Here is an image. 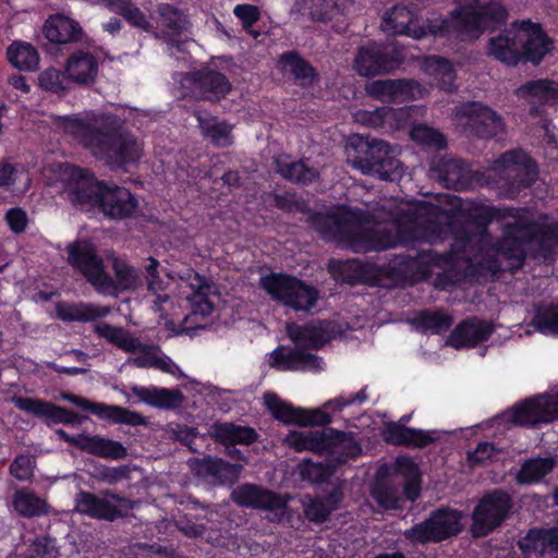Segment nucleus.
I'll return each instance as SVG.
<instances>
[{"instance_id": "obj_1", "label": "nucleus", "mask_w": 558, "mask_h": 558, "mask_svg": "<svg viewBox=\"0 0 558 558\" xmlns=\"http://www.w3.org/2000/svg\"><path fill=\"white\" fill-rule=\"evenodd\" d=\"M49 184H61V193L77 208L98 209L108 218L125 219L135 215L138 199L128 187L97 180L87 169L68 162H51L43 169Z\"/></svg>"}, {"instance_id": "obj_2", "label": "nucleus", "mask_w": 558, "mask_h": 558, "mask_svg": "<svg viewBox=\"0 0 558 558\" xmlns=\"http://www.w3.org/2000/svg\"><path fill=\"white\" fill-rule=\"evenodd\" d=\"M527 247L524 245L450 246L445 253L435 252L434 267L442 268L434 279L437 289H448L461 283H488L500 278L502 267L498 256L509 259L508 268L518 270L524 265Z\"/></svg>"}, {"instance_id": "obj_3", "label": "nucleus", "mask_w": 558, "mask_h": 558, "mask_svg": "<svg viewBox=\"0 0 558 558\" xmlns=\"http://www.w3.org/2000/svg\"><path fill=\"white\" fill-rule=\"evenodd\" d=\"M507 19V10L500 2H492L480 8H460L451 11L447 20L427 21V26L422 24L420 14L408 7H393L387 11L381 28L387 33H403L412 38H423L428 35H447L456 33L463 38L475 39L485 29L498 27Z\"/></svg>"}, {"instance_id": "obj_4", "label": "nucleus", "mask_w": 558, "mask_h": 558, "mask_svg": "<svg viewBox=\"0 0 558 558\" xmlns=\"http://www.w3.org/2000/svg\"><path fill=\"white\" fill-rule=\"evenodd\" d=\"M550 49L551 44L539 24L529 20L512 22L487 43L488 56L509 64H517L521 59L537 63Z\"/></svg>"}, {"instance_id": "obj_5", "label": "nucleus", "mask_w": 558, "mask_h": 558, "mask_svg": "<svg viewBox=\"0 0 558 558\" xmlns=\"http://www.w3.org/2000/svg\"><path fill=\"white\" fill-rule=\"evenodd\" d=\"M348 161L364 173L377 174L381 180H398L402 168L396 158V149L387 142L369 141L352 135L344 146Z\"/></svg>"}, {"instance_id": "obj_6", "label": "nucleus", "mask_w": 558, "mask_h": 558, "mask_svg": "<svg viewBox=\"0 0 558 558\" xmlns=\"http://www.w3.org/2000/svg\"><path fill=\"white\" fill-rule=\"evenodd\" d=\"M260 286L274 301L295 312H313L320 299L317 287L291 274L271 272L260 278Z\"/></svg>"}, {"instance_id": "obj_7", "label": "nucleus", "mask_w": 558, "mask_h": 558, "mask_svg": "<svg viewBox=\"0 0 558 558\" xmlns=\"http://www.w3.org/2000/svg\"><path fill=\"white\" fill-rule=\"evenodd\" d=\"M514 500L505 488L486 492L474 506L471 514V534L484 537L499 529L509 519Z\"/></svg>"}, {"instance_id": "obj_8", "label": "nucleus", "mask_w": 558, "mask_h": 558, "mask_svg": "<svg viewBox=\"0 0 558 558\" xmlns=\"http://www.w3.org/2000/svg\"><path fill=\"white\" fill-rule=\"evenodd\" d=\"M462 531V511L452 508H437L418 524L404 530L405 539L411 543H441Z\"/></svg>"}, {"instance_id": "obj_9", "label": "nucleus", "mask_w": 558, "mask_h": 558, "mask_svg": "<svg viewBox=\"0 0 558 558\" xmlns=\"http://www.w3.org/2000/svg\"><path fill=\"white\" fill-rule=\"evenodd\" d=\"M362 447L349 433L344 432L343 440L331 450H324L327 459L324 462H314L313 459H303L298 463V473L301 481L310 484H324L333 475L337 468L348 463L349 460L360 457Z\"/></svg>"}, {"instance_id": "obj_10", "label": "nucleus", "mask_w": 558, "mask_h": 558, "mask_svg": "<svg viewBox=\"0 0 558 558\" xmlns=\"http://www.w3.org/2000/svg\"><path fill=\"white\" fill-rule=\"evenodd\" d=\"M436 250H422L416 256H401L397 263H388V289L407 287L428 280L434 271Z\"/></svg>"}, {"instance_id": "obj_11", "label": "nucleus", "mask_w": 558, "mask_h": 558, "mask_svg": "<svg viewBox=\"0 0 558 558\" xmlns=\"http://www.w3.org/2000/svg\"><path fill=\"white\" fill-rule=\"evenodd\" d=\"M181 97H201L207 100H220L231 89V83L223 73L205 66L196 73L178 75Z\"/></svg>"}, {"instance_id": "obj_12", "label": "nucleus", "mask_w": 558, "mask_h": 558, "mask_svg": "<svg viewBox=\"0 0 558 558\" xmlns=\"http://www.w3.org/2000/svg\"><path fill=\"white\" fill-rule=\"evenodd\" d=\"M144 144L133 134H109L101 131L97 149L98 159L111 167H128L138 162L144 155Z\"/></svg>"}, {"instance_id": "obj_13", "label": "nucleus", "mask_w": 558, "mask_h": 558, "mask_svg": "<svg viewBox=\"0 0 558 558\" xmlns=\"http://www.w3.org/2000/svg\"><path fill=\"white\" fill-rule=\"evenodd\" d=\"M558 420V393L537 395L513 405L508 422L518 426H537Z\"/></svg>"}, {"instance_id": "obj_14", "label": "nucleus", "mask_w": 558, "mask_h": 558, "mask_svg": "<svg viewBox=\"0 0 558 558\" xmlns=\"http://www.w3.org/2000/svg\"><path fill=\"white\" fill-rule=\"evenodd\" d=\"M456 125L480 136H493L502 132V118L482 104H465L453 112Z\"/></svg>"}, {"instance_id": "obj_15", "label": "nucleus", "mask_w": 558, "mask_h": 558, "mask_svg": "<svg viewBox=\"0 0 558 558\" xmlns=\"http://www.w3.org/2000/svg\"><path fill=\"white\" fill-rule=\"evenodd\" d=\"M68 262L86 278L92 287L105 294V284L109 283L102 256L98 255L95 246L72 245L68 246Z\"/></svg>"}, {"instance_id": "obj_16", "label": "nucleus", "mask_w": 558, "mask_h": 558, "mask_svg": "<svg viewBox=\"0 0 558 558\" xmlns=\"http://www.w3.org/2000/svg\"><path fill=\"white\" fill-rule=\"evenodd\" d=\"M12 402L23 412L32 413L41 418L48 426L58 425V423L78 426L86 418L84 415L78 414V412L72 411V409L52 403V401L40 400V398L13 397Z\"/></svg>"}, {"instance_id": "obj_17", "label": "nucleus", "mask_w": 558, "mask_h": 558, "mask_svg": "<svg viewBox=\"0 0 558 558\" xmlns=\"http://www.w3.org/2000/svg\"><path fill=\"white\" fill-rule=\"evenodd\" d=\"M56 433L64 442L95 457L109 458L110 460H122V458L128 457L126 447L123 442L116 441V439L99 435H86V433L73 436L62 428L57 429Z\"/></svg>"}, {"instance_id": "obj_18", "label": "nucleus", "mask_w": 558, "mask_h": 558, "mask_svg": "<svg viewBox=\"0 0 558 558\" xmlns=\"http://www.w3.org/2000/svg\"><path fill=\"white\" fill-rule=\"evenodd\" d=\"M231 499L235 505L262 510H284L289 505V498L279 492L252 483L233 488Z\"/></svg>"}, {"instance_id": "obj_19", "label": "nucleus", "mask_w": 558, "mask_h": 558, "mask_svg": "<svg viewBox=\"0 0 558 558\" xmlns=\"http://www.w3.org/2000/svg\"><path fill=\"white\" fill-rule=\"evenodd\" d=\"M63 399L81 409L88 410L99 418H105L112 423H123L130 426L147 425L145 415L141 414V412L132 411V409L123 408V405L95 403V401H90L88 398L78 397V395L74 393H64Z\"/></svg>"}, {"instance_id": "obj_20", "label": "nucleus", "mask_w": 558, "mask_h": 558, "mask_svg": "<svg viewBox=\"0 0 558 558\" xmlns=\"http://www.w3.org/2000/svg\"><path fill=\"white\" fill-rule=\"evenodd\" d=\"M368 95L383 101H408L425 97L428 89L414 80H376L366 84Z\"/></svg>"}, {"instance_id": "obj_21", "label": "nucleus", "mask_w": 558, "mask_h": 558, "mask_svg": "<svg viewBox=\"0 0 558 558\" xmlns=\"http://www.w3.org/2000/svg\"><path fill=\"white\" fill-rule=\"evenodd\" d=\"M344 438V432L336 428L307 429V432H289L286 444L295 451L310 450L314 453H323L339 446Z\"/></svg>"}, {"instance_id": "obj_22", "label": "nucleus", "mask_w": 558, "mask_h": 558, "mask_svg": "<svg viewBox=\"0 0 558 558\" xmlns=\"http://www.w3.org/2000/svg\"><path fill=\"white\" fill-rule=\"evenodd\" d=\"M388 263H363L357 259L342 263L338 276L348 284H368V287L388 288Z\"/></svg>"}, {"instance_id": "obj_23", "label": "nucleus", "mask_w": 558, "mask_h": 558, "mask_svg": "<svg viewBox=\"0 0 558 558\" xmlns=\"http://www.w3.org/2000/svg\"><path fill=\"white\" fill-rule=\"evenodd\" d=\"M492 172L506 180L517 181L520 186H529L537 174V167L526 153L509 151L495 161Z\"/></svg>"}, {"instance_id": "obj_24", "label": "nucleus", "mask_w": 558, "mask_h": 558, "mask_svg": "<svg viewBox=\"0 0 558 558\" xmlns=\"http://www.w3.org/2000/svg\"><path fill=\"white\" fill-rule=\"evenodd\" d=\"M269 365L277 371H322L323 359L303 347L279 345L269 355Z\"/></svg>"}, {"instance_id": "obj_25", "label": "nucleus", "mask_w": 558, "mask_h": 558, "mask_svg": "<svg viewBox=\"0 0 558 558\" xmlns=\"http://www.w3.org/2000/svg\"><path fill=\"white\" fill-rule=\"evenodd\" d=\"M402 59L400 52L388 56L379 45L363 46L354 60V68L362 76H374V74L388 73L398 66Z\"/></svg>"}, {"instance_id": "obj_26", "label": "nucleus", "mask_w": 558, "mask_h": 558, "mask_svg": "<svg viewBox=\"0 0 558 558\" xmlns=\"http://www.w3.org/2000/svg\"><path fill=\"white\" fill-rule=\"evenodd\" d=\"M518 547L524 558L558 554V527H532L518 539Z\"/></svg>"}, {"instance_id": "obj_27", "label": "nucleus", "mask_w": 558, "mask_h": 558, "mask_svg": "<svg viewBox=\"0 0 558 558\" xmlns=\"http://www.w3.org/2000/svg\"><path fill=\"white\" fill-rule=\"evenodd\" d=\"M408 415H403L399 422H388L383 430L386 442L392 446L424 448L434 444L436 438L426 429L407 427Z\"/></svg>"}, {"instance_id": "obj_28", "label": "nucleus", "mask_w": 558, "mask_h": 558, "mask_svg": "<svg viewBox=\"0 0 558 558\" xmlns=\"http://www.w3.org/2000/svg\"><path fill=\"white\" fill-rule=\"evenodd\" d=\"M494 330L492 322L481 320L477 317L465 318L452 329L448 342L458 350L464 347H476L488 340Z\"/></svg>"}, {"instance_id": "obj_29", "label": "nucleus", "mask_w": 558, "mask_h": 558, "mask_svg": "<svg viewBox=\"0 0 558 558\" xmlns=\"http://www.w3.org/2000/svg\"><path fill=\"white\" fill-rule=\"evenodd\" d=\"M191 470L199 477H213L219 484H234L240 478L242 464L230 463L219 457L205 456L192 459Z\"/></svg>"}, {"instance_id": "obj_30", "label": "nucleus", "mask_w": 558, "mask_h": 558, "mask_svg": "<svg viewBox=\"0 0 558 558\" xmlns=\"http://www.w3.org/2000/svg\"><path fill=\"white\" fill-rule=\"evenodd\" d=\"M75 508L83 515L90 517L92 519L107 520L108 522H114V520L123 519L126 515V512L112 504V501L88 490L77 492L75 495Z\"/></svg>"}, {"instance_id": "obj_31", "label": "nucleus", "mask_w": 558, "mask_h": 558, "mask_svg": "<svg viewBox=\"0 0 558 558\" xmlns=\"http://www.w3.org/2000/svg\"><path fill=\"white\" fill-rule=\"evenodd\" d=\"M289 337L298 347L319 350L336 337V326L329 320H317L312 324L289 330Z\"/></svg>"}, {"instance_id": "obj_32", "label": "nucleus", "mask_w": 558, "mask_h": 558, "mask_svg": "<svg viewBox=\"0 0 558 558\" xmlns=\"http://www.w3.org/2000/svg\"><path fill=\"white\" fill-rule=\"evenodd\" d=\"M54 123L57 128L73 135L77 142L87 147L94 156L98 157L97 149L102 138L101 131L96 128L95 123L77 117H58Z\"/></svg>"}, {"instance_id": "obj_33", "label": "nucleus", "mask_w": 558, "mask_h": 558, "mask_svg": "<svg viewBox=\"0 0 558 558\" xmlns=\"http://www.w3.org/2000/svg\"><path fill=\"white\" fill-rule=\"evenodd\" d=\"M11 507L25 519L49 515L52 510L47 498L40 497L31 487L16 488L11 496Z\"/></svg>"}, {"instance_id": "obj_34", "label": "nucleus", "mask_w": 558, "mask_h": 558, "mask_svg": "<svg viewBox=\"0 0 558 558\" xmlns=\"http://www.w3.org/2000/svg\"><path fill=\"white\" fill-rule=\"evenodd\" d=\"M157 14V16L153 17V21L166 37L170 46V52L175 53L173 47L178 50L180 49L178 36L186 38V35H184L185 20L171 4H160Z\"/></svg>"}, {"instance_id": "obj_35", "label": "nucleus", "mask_w": 558, "mask_h": 558, "mask_svg": "<svg viewBox=\"0 0 558 558\" xmlns=\"http://www.w3.org/2000/svg\"><path fill=\"white\" fill-rule=\"evenodd\" d=\"M68 81L76 84H89L98 74V61L86 51L73 52L65 61Z\"/></svg>"}, {"instance_id": "obj_36", "label": "nucleus", "mask_w": 558, "mask_h": 558, "mask_svg": "<svg viewBox=\"0 0 558 558\" xmlns=\"http://www.w3.org/2000/svg\"><path fill=\"white\" fill-rule=\"evenodd\" d=\"M111 313L109 305H96L93 303H59L57 304V314L62 322H96L98 318H105Z\"/></svg>"}, {"instance_id": "obj_37", "label": "nucleus", "mask_w": 558, "mask_h": 558, "mask_svg": "<svg viewBox=\"0 0 558 558\" xmlns=\"http://www.w3.org/2000/svg\"><path fill=\"white\" fill-rule=\"evenodd\" d=\"M43 32L49 41L64 45V43L78 39L81 27L78 22L64 16V14H52L47 19Z\"/></svg>"}, {"instance_id": "obj_38", "label": "nucleus", "mask_w": 558, "mask_h": 558, "mask_svg": "<svg viewBox=\"0 0 558 558\" xmlns=\"http://www.w3.org/2000/svg\"><path fill=\"white\" fill-rule=\"evenodd\" d=\"M213 437L225 447L235 446V444L251 446V444L256 442L258 434L253 427H243V425L235 424H215L213 426Z\"/></svg>"}, {"instance_id": "obj_39", "label": "nucleus", "mask_w": 558, "mask_h": 558, "mask_svg": "<svg viewBox=\"0 0 558 558\" xmlns=\"http://www.w3.org/2000/svg\"><path fill=\"white\" fill-rule=\"evenodd\" d=\"M136 393L146 404L158 409H178L185 399L183 392L178 388L142 387Z\"/></svg>"}, {"instance_id": "obj_40", "label": "nucleus", "mask_w": 558, "mask_h": 558, "mask_svg": "<svg viewBox=\"0 0 558 558\" xmlns=\"http://www.w3.org/2000/svg\"><path fill=\"white\" fill-rule=\"evenodd\" d=\"M112 266L116 278L112 279V277L106 272V278L109 280V283L105 286V294H117L119 291H126V289H135L138 287L141 277L135 267L119 258H114Z\"/></svg>"}, {"instance_id": "obj_41", "label": "nucleus", "mask_w": 558, "mask_h": 558, "mask_svg": "<svg viewBox=\"0 0 558 558\" xmlns=\"http://www.w3.org/2000/svg\"><path fill=\"white\" fill-rule=\"evenodd\" d=\"M196 117L203 135L214 145L228 146L232 143V126L226 121H220L211 114L201 113V111L196 113Z\"/></svg>"}, {"instance_id": "obj_42", "label": "nucleus", "mask_w": 558, "mask_h": 558, "mask_svg": "<svg viewBox=\"0 0 558 558\" xmlns=\"http://www.w3.org/2000/svg\"><path fill=\"white\" fill-rule=\"evenodd\" d=\"M421 68L424 73L433 77L445 90H452L454 87L456 73L451 62L447 59L430 56L423 59Z\"/></svg>"}, {"instance_id": "obj_43", "label": "nucleus", "mask_w": 558, "mask_h": 558, "mask_svg": "<svg viewBox=\"0 0 558 558\" xmlns=\"http://www.w3.org/2000/svg\"><path fill=\"white\" fill-rule=\"evenodd\" d=\"M555 466L554 459L549 457H536V459H527L520 465L515 481L518 484H534L542 481L545 475L549 474Z\"/></svg>"}, {"instance_id": "obj_44", "label": "nucleus", "mask_w": 558, "mask_h": 558, "mask_svg": "<svg viewBox=\"0 0 558 558\" xmlns=\"http://www.w3.org/2000/svg\"><path fill=\"white\" fill-rule=\"evenodd\" d=\"M405 110H392V108H376V110H357L354 120L368 128H381L388 124L390 128H400L398 116H404Z\"/></svg>"}, {"instance_id": "obj_45", "label": "nucleus", "mask_w": 558, "mask_h": 558, "mask_svg": "<svg viewBox=\"0 0 558 558\" xmlns=\"http://www.w3.org/2000/svg\"><path fill=\"white\" fill-rule=\"evenodd\" d=\"M279 68L283 73L291 74L301 86H308L316 78L313 66L308 65L295 52H286V54L281 56Z\"/></svg>"}, {"instance_id": "obj_46", "label": "nucleus", "mask_w": 558, "mask_h": 558, "mask_svg": "<svg viewBox=\"0 0 558 558\" xmlns=\"http://www.w3.org/2000/svg\"><path fill=\"white\" fill-rule=\"evenodd\" d=\"M107 8L121 14L134 27L150 32L154 29V16H147L141 8L135 7L130 0H108Z\"/></svg>"}, {"instance_id": "obj_47", "label": "nucleus", "mask_w": 558, "mask_h": 558, "mask_svg": "<svg viewBox=\"0 0 558 558\" xmlns=\"http://www.w3.org/2000/svg\"><path fill=\"white\" fill-rule=\"evenodd\" d=\"M433 170H437V167L433 166ZM437 171L440 180L448 187L466 189L472 186L469 168L456 159H448Z\"/></svg>"}, {"instance_id": "obj_48", "label": "nucleus", "mask_w": 558, "mask_h": 558, "mask_svg": "<svg viewBox=\"0 0 558 558\" xmlns=\"http://www.w3.org/2000/svg\"><path fill=\"white\" fill-rule=\"evenodd\" d=\"M264 404L272 414L274 418L287 425L293 423L300 426L301 408H294L293 404L287 403V401L281 400L277 393H271V391L265 393Z\"/></svg>"}, {"instance_id": "obj_49", "label": "nucleus", "mask_w": 558, "mask_h": 558, "mask_svg": "<svg viewBox=\"0 0 558 558\" xmlns=\"http://www.w3.org/2000/svg\"><path fill=\"white\" fill-rule=\"evenodd\" d=\"M8 60L20 70H36L39 63V53L31 44L15 41L7 50Z\"/></svg>"}, {"instance_id": "obj_50", "label": "nucleus", "mask_w": 558, "mask_h": 558, "mask_svg": "<svg viewBox=\"0 0 558 558\" xmlns=\"http://www.w3.org/2000/svg\"><path fill=\"white\" fill-rule=\"evenodd\" d=\"M508 233L512 236L514 243H523L526 233L533 234L531 240H534V242H551V240L558 242V223L549 221L548 223H543L541 228L535 227V225H530L529 227L515 225Z\"/></svg>"}, {"instance_id": "obj_51", "label": "nucleus", "mask_w": 558, "mask_h": 558, "mask_svg": "<svg viewBox=\"0 0 558 558\" xmlns=\"http://www.w3.org/2000/svg\"><path fill=\"white\" fill-rule=\"evenodd\" d=\"M347 0H299V9H306L312 19L329 21L340 14Z\"/></svg>"}, {"instance_id": "obj_52", "label": "nucleus", "mask_w": 558, "mask_h": 558, "mask_svg": "<svg viewBox=\"0 0 558 558\" xmlns=\"http://www.w3.org/2000/svg\"><path fill=\"white\" fill-rule=\"evenodd\" d=\"M452 324L453 318L450 314L441 311H430V308H423L414 319L416 328L429 330L432 333L446 332Z\"/></svg>"}, {"instance_id": "obj_53", "label": "nucleus", "mask_w": 558, "mask_h": 558, "mask_svg": "<svg viewBox=\"0 0 558 558\" xmlns=\"http://www.w3.org/2000/svg\"><path fill=\"white\" fill-rule=\"evenodd\" d=\"M157 350H160L159 345H148L142 342V348L140 349L142 354L130 359L129 362L137 367H154L168 374H173V367H177L175 363L172 362L170 356L157 355Z\"/></svg>"}, {"instance_id": "obj_54", "label": "nucleus", "mask_w": 558, "mask_h": 558, "mask_svg": "<svg viewBox=\"0 0 558 558\" xmlns=\"http://www.w3.org/2000/svg\"><path fill=\"white\" fill-rule=\"evenodd\" d=\"M518 94L529 95L534 100L544 101L545 104H557L558 83L553 82V80H536V82H530L525 86H521Z\"/></svg>"}, {"instance_id": "obj_55", "label": "nucleus", "mask_w": 558, "mask_h": 558, "mask_svg": "<svg viewBox=\"0 0 558 558\" xmlns=\"http://www.w3.org/2000/svg\"><path fill=\"white\" fill-rule=\"evenodd\" d=\"M32 184V179L24 167L5 163L0 168V186L11 189L13 192H26Z\"/></svg>"}, {"instance_id": "obj_56", "label": "nucleus", "mask_w": 558, "mask_h": 558, "mask_svg": "<svg viewBox=\"0 0 558 558\" xmlns=\"http://www.w3.org/2000/svg\"><path fill=\"white\" fill-rule=\"evenodd\" d=\"M532 324L538 332L558 333V303L538 304Z\"/></svg>"}, {"instance_id": "obj_57", "label": "nucleus", "mask_w": 558, "mask_h": 558, "mask_svg": "<svg viewBox=\"0 0 558 558\" xmlns=\"http://www.w3.org/2000/svg\"><path fill=\"white\" fill-rule=\"evenodd\" d=\"M277 170L288 180L298 181V183H308L315 180L317 172L306 162H289L287 158L277 159Z\"/></svg>"}, {"instance_id": "obj_58", "label": "nucleus", "mask_w": 558, "mask_h": 558, "mask_svg": "<svg viewBox=\"0 0 558 558\" xmlns=\"http://www.w3.org/2000/svg\"><path fill=\"white\" fill-rule=\"evenodd\" d=\"M411 137L414 142L420 145L430 147V149H441V147L446 146V138L440 132L435 131V129L424 126V124H418V126H414L411 131Z\"/></svg>"}, {"instance_id": "obj_59", "label": "nucleus", "mask_w": 558, "mask_h": 558, "mask_svg": "<svg viewBox=\"0 0 558 558\" xmlns=\"http://www.w3.org/2000/svg\"><path fill=\"white\" fill-rule=\"evenodd\" d=\"M40 87L50 92H62L68 87L69 80L66 73L58 69L44 70L38 76Z\"/></svg>"}, {"instance_id": "obj_60", "label": "nucleus", "mask_w": 558, "mask_h": 558, "mask_svg": "<svg viewBox=\"0 0 558 558\" xmlns=\"http://www.w3.org/2000/svg\"><path fill=\"white\" fill-rule=\"evenodd\" d=\"M9 473L17 481H32L34 476V461L32 457L19 453L9 465Z\"/></svg>"}, {"instance_id": "obj_61", "label": "nucleus", "mask_w": 558, "mask_h": 558, "mask_svg": "<svg viewBox=\"0 0 558 558\" xmlns=\"http://www.w3.org/2000/svg\"><path fill=\"white\" fill-rule=\"evenodd\" d=\"M332 422V417L323 409H304L300 408V426H322L328 428L327 425Z\"/></svg>"}, {"instance_id": "obj_62", "label": "nucleus", "mask_w": 558, "mask_h": 558, "mask_svg": "<svg viewBox=\"0 0 558 558\" xmlns=\"http://www.w3.org/2000/svg\"><path fill=\"white\" fill-rule=\"evenodd\" d=\"M304 515L310 522L325 523L329 519V511L325 507V498H310L303 509Z\"/></svg>"}, {"instance_id": "obj_63", "label": "nucleus", "mask_w": 558, "mask_h": 558, "mask_svg": "<svg viewBox=\"0 0 558 558\" xmlns=\"http://www.w3.org/2000/svg\"><path fill=\"white\" fill-rule=\"evenodd\" d=\"M32 557L51 558L57 551V542L50 535L37 536L29 546Z\"/></svg>"}, {"instance_id": "obj_64", "label": "nucleus", "mask_w": 558, "mask_h": 558, "mask_svg": "<svg viewBox=\"0 0 558 558\" xmlns=\"http://www.w3.org/2000/svg\"><path fill=\"white\" fill-rule=\"evenodd\" d=\"M333 222L337 230H351L363 222V214L351 210V208H339Z\"/></svg>"}]
</instances>
